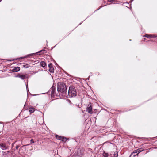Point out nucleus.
Returning <instances> with one entry per match:
<instances>
[{
    "label": "nucleus",
    "mask_w": 157,
    "mask_h": 157,
    "mask_svg": "<svg viewBox=\"0 0 157 157\" xmlns=\"http://www.w3.org/2000/svg\"><path fill=\"white\" fill-rule=\"evenodd\" d=\"M66 86L64 83L61 82L58 84L57 87L58 91L62 93L64 95L66 94Z\"/></svg>",
    "instance_id": "1"
},
{
    "label": "nucleus",
    "mask_w": 157,
    "mask_h": 157,
    "mask_svg": "<svg viewBox=\"0 0 157 157\" xmlns=\"http://www.w3.org/2000/svg\"><path fill=\"white\" fill-rule=\"evenodd\" d=\"M68 94L70 97H72L75 96L77 95V92L75 89L72 86L69 87Z\"/></svg>",
    "instance_id": "2"
},
{
    "label": "nucleus",
    "mask_w": 157,
    "mask_h": 157,
    "mask_svg": "<svg viewBox=\"0 0 157 157\" xmlns=\"http://www.w3.org/2000/svg\"><path fill=\"white\" fill-rule=\"evenodd\" d=\"M82 151H81L80 149H78L77 151L75 152L74 155L77 156V157H82Z\"/></svg>",
    "instance_id": "3"
},
{
    "label": "nucleus",
    "mask_w": 157,
    "mask_h": 157,
    "mask_svg": "<svg viewBox=\"0 0 157 157\" xmlns=\"http://www.w3.org/2000/svg\"><path fill=\"white\" fill-rule=\"evenodd\" d=\"M56 137L57 139L61 140L64 143H65L67 140V138L64 137H61L58 135H56Z\"/></svg>",
    "instance_id": "4"
},
{
    "label": "nucleus",
    "mask_w": 157,
    "mask_h": 157,
    "mask_svg": "<svg viewBox=\"0 0 157 157\" xmlns=\"http://www.w3.org/2000/svg\"><path fill=\"white\" fill-rule=\"evenodd\" d=\"M28 75L27 74L18 75L17 77L21 78L22 79H24L28 78Z\"/></svg>",
    "instance_id": "5"
},
{
    "label": "nucleus",
    "mask_w": 157,
    "mask_h": 157,
    "mask_svg": "<svg viewBox=\"0 0 157 157\" xmlns=\"http://www.w3.org/2000/svg\"><path fill=\"white\" fill-rule=\"evenodd\" d=\"M48 67H49V71L51 72H53L54 71V69L52 67V64L50 63L48 65Z\"/></svg>",
    "instance_id": "6"
},
{
    "label": "nucleus",
    "mask_w": 157,
    "mask_h": 157,
    "mask_svg": "<svg viewBox=\"0 0 157 157\" xmlns=\"http://www.w3.org/2000/svg\"><path fill=\"white\" fill-rule=\"evenodd\" d=\"M0 148L2 150L6 149L7 148L5 144L1 143L0 144Z\"/></svg>",
    "instance_id": "7"
},
{
    "label": "nucleus",
    "mask_w": 157,
    "mask_h": 157,
    "mask_svg": "<svg viewBox=\"0 0 157 157\" xmlns=\"http://www.w3.org/2000/svg\"><path fill=\"white\" fill-rule=\"evenodd\" d=\"M92 109V107L91 105H90L87 108V111L89 113L92 114L93 113Z\"/></svg>",
    "instance_id": "8"
},
{
    "label": "nucleus",
    "mask_w": 157,
    "mask_h": 157,
    "mask_svg": "<svg viewBox=\"0 0 157 157\" xmlns=\"http://www.w3.org/2000/svg\"><path fill=\"white\" fill-rule=\"evenodd\" d=\"M138 153V152L136 150H135L133 151V152L130 155L131 157H134L135 155H136L137 154H138V153Z\"/></svg>",
    "instance_id": "9"
},
{
    "label": "nucleus",
    "mask_w": 157,
    "mask_h": 157,
    "mask_svg": "<svg viewBox=\"0 0 157 157\" xmlns=\"http://www.w3.org/2000/svg\"><path fill=\"white\" fill-rule=\"evenodd\" d=\"M20 70V68L19 67H17L13 69L12 71L13 72H17L18 71Z\"/></svg>",
    "instance_id": "10"
},
{
    "label": "nucleus",
    "mask_w": 157,
    "mask_h": 157,
    "mask_svg": "<svg viewBox=\"0 0 157 157\" xmlns=\"http://www.w3.org/2000/svg\"><path fill=\"white\" fill-rule=\"evenodd\" d=\"M143 37L151 38L155 37V36L154 35H151L145 34L143 36Z\"/></svg>",
    "instance_id": "11"
},
{
    "label": "nucleus",
    "mask_w": 157,
    "mask_h": 157,
    "mask_svg": "<svg viewBox=\"0 0 157 157\" xmlns=\"http://www.w3.org/2000/svg\"><path fill=\"white\" fill-rule=\"evenodd\" d=\"M40 65L42 67H44L46 66V63L45 62L42 61L40 62Z\"/></svg>",
    "instance_id": "12"
},
{
    "label": "nucleus",
    "mask_w": 157,
    "mask_h": 157,
    "mask_svg": "<svg viewBox=\"0 0 157 157\" xmlns=\"http://www.w3.org/2000/svg\"><path fill=\"white\" fill-rule=\"evenodd\" d=\"M29 111L30 113H33L34 111V109L32 108H30L29 109Z\"/></svg>",
    "instance_id": "13"
},
{
    "label": "nucleus",
    "mask_w": 157,
    "mask_h": 157,
    "mask_svg": "<svg viewBox=\"0 0 157 157\" xmlns=\"http://www.w3.org/2000/svg\"><path fill=\"white\" fill-rule=\"evenodd\" d=\"M143 150V149L142 148H140L139 149H138L136 150V151L138 152V153H140V152L142 151Z\"/></svg>",
    "instance_id": "14"
},
{
    "label": "nucleus",
    "mask_w": 157,
    "mask_h": 157,
    "mask_svg": "<svg viewBox=\"0 0 157 157\" xmlns=\"http://www.w3.org/2000/svg\"><path fill=\"white\" fill-rule=\"evenodd\" d=\"M103 155L104 157H108L109 156V155L107 153H105L104 152L103 153Z\"/></svg>",
    "instance_id": "15"
},
{
    "label": "nucleus",
    "mask_w": 157,
    "mask_h": 157,
    "mask_svg": "<svg viewBox=\"0 0 157 157\" xmlns=\"http://www.w3.org/2000/svg\"><path fill=\"white\" fill-rule=\"evenodd\" d=\"M29 67V65L28 64H26V65H24V67L25 68H28Z\"/></svg>",
    "instance_id": "16"
},
{
    "label": "nucleus",
    "mask_w": 157,
    "mask_h": 157,
    "mask_svg": "<svg viewBox=\"0 0 157 157\" xmlns=\"http://www.w3.org/2000/svg\"><path fill=\"white\" fill-rule=\"evenodd\" d=\"M118 156V155L117 152H116V153H115L114 154V157H117Z\"/></svg>",
    "instance_id": "17"
},
{
    "label": "nucleus",
    "mask_w": 157,
    "mask_h": 157,
    "mask_svg": "<svg viewBox=\"0 0 157 157\" xmlns=\"http://www.w3.org/2000/svg\"><path fill=\"white\" fill-rule=\"evenodd\" d=\"M31 141V142L32 143H34V141H33V139H31V141Z\"/></svg>",
    "instance_id": "18"
},
{
    "label": "nucleus",
    "mask_w": 157,
    "mask_h": 157,
    "mask_svg": "<svg viewBox=\"0 0 157 157\" xmlns=\"http://www.w3.org/2000/svg\"><path fill=\"white\" fill-rule=\"evenodd\" d=\"M19 146H16V149H18V148H19Z\"/></svg>",
    "instance_id": "19"
},
{
    "label": "nucleus",
    "mask_w": 157,
    "mask_h": 157,
    "mask_svg": "<svg viewBox=\"0 0 157 157\" xmlns=\"http://www.w3.org/2000/svg\"><path fill=\"white\" fill-rule=\"evenodd\" d=\"M44 51V50H42V51H40V52H41L42 51Z\"/></svg>",
    "instance_id": "20"
}]
</instances>
